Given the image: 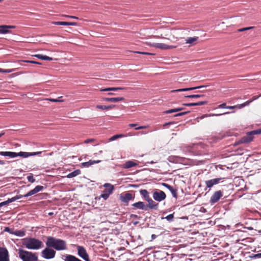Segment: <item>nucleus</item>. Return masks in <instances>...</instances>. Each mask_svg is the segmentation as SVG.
I'll list each match as a JSON object with an SVG mask.
<instances>
[{"label": "nucleus", "instance_id": "60", "mask_svg": "<svg viewBox=\"0 0 261 261\" xmlns=\"http://www.w3.org/2000/svg\"><path fill=\"white\" fill-rule=\"evenodd\" d=\"M31 61H30V60H21V61H19V62H25V63H31Z\"/></svg>", "mask_w": 261, "mask_h": 261}, {"label": "nucleus", "instance_id": "51", "mask_svg": "<svg viewBox=\"0 0 261 261\" xmlns=\"http://www.w3.org/2000/svg\"><path fill=\"white\" fill-rule=\"evenodd\" d=\"M136 53L142 54V55H151V54L147 52H141V51H136Z\"/></svg>", "mask_w": 261, "mask_h": 261}, {"label": "nucleus", "instance_id": "55", "mask_svg": "<svg viewBox=\"0 0 261 261\" xmlns=\"http://www.w3.org/2000/svg\"><path fill=\"white\" fill-rule=\"evenodd\" d=\"M16 196L17 197V200H18L19 199H21L22 197H24V195H16Z\"/></svg>", "mask_w": 261, "mask_h": 261}, {"label": "nucleus", "instance_id": "32", "mask_svg": "<svg viewBox=\"0 0 261 261\" xmlns=\"http://www.w3.org/2000/svg\"><path fill=\"white\" fill-rule=\"evenodd\" d=\"M81 173V171L80 170H76L70 173H69L67 175V177L68 178H72L73 177H75L78 175H79Z\"/></svg>", "mask_w": 261, "mask_h": 261}, {"label": "nucleus", "instance_id": "2", "mask_svg": "<svg viewBox=\"0 0 261 261\" xmlns=\"http://www.w3.org/2000/svg\"><path fill=\"white\" fill-rule=\"evenodd\" d=\"M23 245L27 248L31 250H38L43 247V244L41 241L32 238L24 239Z\"/></svg>", "mask_w": 261, "mask_h": 261}, {"label": "nucleus", "instance_id": "23", "mask_svg": "<svg viewBox=\"0 0 261 261\" xmlns=\"http://www.w3.org/2000/svg\"><path fill=\"white\" fill-rule=\"evenodd\" d=\"M64 261H82L74 255L66 254L65 256Z\"/></svg>", "mask_w": 261, "mask_h": 261}, {"label": "nucleus", "instance_id": "33", "mask_svg": "<svg viewBox=\"0 0 261 261\" xmlns=\"http://www.w3.org/2000/svg\"><path fill=\"white\" fill-rule=\"evenodd\" d=\"M184 109V108H179L170 109V110H167V111H165V113H166V114H170V113H174V112H177L180 111L181 110H183Z\"/></svg>", "mask_w": 261, "mask_h": 261}, {"label": "nucleus", "instance_id": "25", "mask_svg": "<svg viewBox=\"0 0 261 261\" xmlns=\"http://www.w3.org/2000/svg\"><path fill=\"white\" fill-rule=\"evenodd\" d=\"M162 185L163 186L167 188L172 193V194L174 197H176V191L173 188V187H172L171 186H170L167 184H166V183H163Z\"/></svg>", "mask_w": 261, "mask_h": 261}, {"label": "nucleus", "instance_id": "42", "mask_svg": "<svg viewBox=\"0 0 261 261\" xmlns=\"http://www.w3.org/2000/svg\"><path fill=\"white\" fill-rule=\"evenodd\" d=\"M17 197L16 196H14L11 198H9L8 200H7V202H8V203H11L12 202H14L16 200H17Z\"/></svg>", "mask_w": 261, "mask_h": 261}, {"label": "nucleus", "instance_id": "19", "mask_svg": "<svg viewBox=\"0 0 261 261\" xmlns=\"http://www.w3.org/2000/svg\"><path fill=\"white\" fill-rule=\"evenodd\" d=\"M102 100L103 101H106L108 102H118L120 101H123L124 100V98L122 97H111V98H103Z\"/></svg>", "mask_w": 261, "mask_h": 261}, {"label": "nucleus", "instance_id": "61", "mask_svg": "<svg viewBox=\"0 0 261 261\" xmlns=\"http://www.w3.org/2000/svg\"><path fill=\"white\" fill-rule=\"evenodd\" d=\"M5 164L4 161L0 160V165H4Z\"/></svg>", "mask_w": 261, "mask_h": 261}, {"label": "nucleus", "instance_id": "38", "mask_svg": "<svg viewBox=\"0 0 261 261\" xmlns=\"http://www.w3.org/2000/svg\"><path fill=\"white\" fill-rule=\"evenodd\" d=\"M28 181L31 183H33L35 181V179L34 178L32 174H30L27 177Z\"/></svg>", "mask_w": 261, "mask_h": 261}, {"label": "nucleus", "instance_id": "40", "mask_svg": "<svg viewBox=\"0 0 261 261\" xmlns=\"http://www.w3.org/2000/svg\"><path fill=\"white\" fill-rule=\"evenodd\" d=\"M230 114V112H225L222 114H210L208 116H221L222 115H226V114Z\"/></svg>", "mask_w": 261, "mask_h": 261}, {"label": "nucleus", "instance_id": "34", "mask_svg": "<svg viewBox=\"0 0 261 261\" xmlns=\"http://www.w3.org/2000/svg\"><path fill=\"white\" fill-rule=\"evenodd\" d=\"M13 234L18 236V237H23L25 236V232L20 230H16L14 232H13Z\"/></svg>", "mask_w": 261, "mask_h": 261}, {"label": "nucleus", "instance_id": "31", "mask_svg": "<svg viewBox=\"0 0 261 261\" xmlns=\"http://www.w3.org/2000/svg\"><path fill=\"white\" fill-rule=\"evenodd\" d=\"M140 193L141 195H142L144 197V198L146 200H147L148 199H149L150 198L149 195V193L148 192V191L146 190H145V189L141 190L140 191Z\"/></svg>", "mask_w": 261, "mask_h": 261}, {"label": "nucleus", "instance_id": "21", "mask_svg": "<svg viewBox=\"0 0 261 261\" xmlns=\"http://www.w3.org/2000/svg\"><path fill=\"white\" fill-rule=\"evenodd\" d=\"M206 86H200L195 87H191V88H182V89H178L176 90H174L171 91L172 92H183V91H187L197 89H200L203 87H205Z\"/></svg>", "mask_w": 261, "mask_h": 261}, {"label": "nucleus", "instance_id": "16", "mask_svg": "<svg viewBox=\"0 0 261 261\" xmlns=\"http://www.w3.org/2000/svg\"><path fill=\"white\" fill-rule=\"evenodd\" d=\"M222 178H217L205 181V185L207 188H211L214 185L218 184Z\"/></svg>", "mask_w": 261, "mask_h": 261}, {"label": "nucleus", "instance_id": "39", "mask_svg": "<svg viewBox=\"0 0 261 261\" xmlns=\"http://www.w3.org/2000/svg\"><path fill=\"white\" fill-rule=\"evenodd\" d=\"M254 28V27H247V28H241V29H239L238 31V32H243V31H247V30H249L252 29Z\"/></svg>", "mask_w": 261, "mask_h": 261}, {"label": "nucleus", "instance_id": "35", "mask_svg": "<svg viewBox=\"0 0 261 261\" xmlns=\"http://www.w3.org/2000/svg\"><path fill=\"white\" fill-rule=\"evenodd\" d=\"M123 137H124V135L123 134H117V135H114V136H112V137H111L109 139V141H113L118 138H122Z\"/></svg>", "mask_w": 261, "mask_h": 261}, {"label": "nucleus", "instance_id": "17", "mask_svg": "<svg viewBox=\"0 0 261 261\" xmlns=\"http://www.w3.org/2000/svg\"><path fill=\"white\" fill-rule=\"evenodd\" d=\"M138 162H134L133 161H128L126 162L123 165H122V167L124 169H128L135 166H136L138 165Z\"/></svg>", "mask_w": 261, "mask_h": 261}, {"label": "nucleus", "instance_id": "24", "mask_svg": "<svg viewBox=\"0 0 261 261\" xmlns=\"http://www.w3.org/2000/svg\"><path fill=\"white\" fill-rule=\"evenodd\" d=\"M198 39V37H188L186 40V43L191 44H195Z\"/></svg>", "mask_w": 261, "mask_h": 261}, {"label": "nucleus", "instance_id": "13", "mask_svg": "<svg viewBox=\"0 0 261 261\" xmlns=\"http://www.w3.org/2000/svg\"><path fill=\"white\" fill-rule=\"evenodd\" d=\"M148 202L147 205H146L147 207V211L148 209L151 210H157L158 208V203L154 201L151 198H149L146 200Z\"/></svg>", "mask_w": 261, "mask_h": 261}, {"label": "nucleus", "instance_id": "5", "mask_svg": "<svg viewBox=\"0 0 261 261\" xmlns=\"http://www.w3.org/2000/svg\"><path fill=\"white\" fill-rule=\"evenodd\" d=\"M261 134V129H257L248 132L246 136L242 137L238 142V144L248 143L253 140V135Z\"/></svg>", "mask_w": 261, "mask_h": 261}, {"label": "nucleus", "instance_id": "3", "mask_svg": "<svg viewBox=\"0 0 261 261\" xmlns=\"http://www.w3.org/2000/svg\"><path fill=\"white\" fill-rule=\"evenodd\" d=\"M42 153L41 151L34 152H27L20 151L18 153L11 151H0V155L3 156H9L10 158H14L17 156H21L24 158H28L30 156H34L40 154Z\"/></svg>", "mask_w": 261, "mask_h": 261}, {"label": "nucleus", "instance_id": "14", "mask_svg": "<svg viewBox=\"0 0 261 261\" xmlns=\"http://www.w3.org/2000/svg\"><path fill=\"white\" fill-rule=\"evenodd\" d=\"M134 198V196L130 193H127L124 194H121L120 199L124 203H128L129 201Z\"/></svg>", "mask_w": 261, "mask_h": 261}, {"label": "nucleus", "instance_id": "29", "mask_svg": "<svg viewBox=\"0 0 261 261\" xmlns=\"http://www.w3.org/2000/svg\"><path fill=\"white\" fill-rule=\"evenodd\" d=\"M10 30H8L7 25H0V34H7L10 33Z\"/></svg>", "mask_w": 261, "mask_h": 261}, {"label": "nucleus", "instance_id": "10", "mask_svg": "<svg viewBox=\"0 0 261 261\" xmlns=\"http://www.w3.org/2000/svg\"><path fill=\"white\" fill-rule=\"evenodd\" d=\"M148 44L150 46L161 49H170L176 48L175 46L168 45L162 43H149Z\"/></svg>", "mask_w": 261, "mask_h": 261}, {"label": "nucleus", "instance_id": "1", "mask_svg": "<svg viewBox=\"0 0 261 261\" xmlns=\"http://www.w3.org/2000/svg\"><path fill=\"white\" fill-rule=\"evenodd\" d=\"M45 244L47 247H51L57 251H63L67 249V244L65 241L53 237L47 238Z\"/></svg>", "mask_w": 261, "mask_h": 261}, {"label": "nucleus", "instance_id": "8", "mask_svg": "<svg viewBox=\"0 0 261 261\" xmlns=\"http://www.w3.org/2000/svg\"><path fill=\"white\" fill-rule=\"evenodd\" d=\"M152 197L154 200L161 202L166 199V195L164 191L156 189L152 194Z\"/></svg>", "mask_w": 261, "mask_h": 261}, {"label": "nucleus", "instance_id": "36", "mask_svg": "<svg viewBox=\"0 0 261 261\" xmlns=\"http://www.w3.org/2000/svg\"><path fill=\"white\" fill-rule=\"evenodd\" d=\"M162 219H166L167 221H168L169 222H172V221H173V219H174V214H170L165 217H162Z\"/></svg>", "mask_w": 261, "mask_h": 261}, {"label": "nucleus", "instance_id": "53", "mask_svg": "<svg viewBox=\"0 0 261 261\" xmlns=\"http://www.w3.org/2000/svg\"><path fill=\"white\" fill-rule=\"evenodd\" d=\"M236 108H237V106H227V109H230V110L234 109H236Z\"/></svg>", "mask_w": 261, "mask_h": 261}, {"label": "nucleus", "instance_id": "41", "mask_svg": "<svg viewBox=\"0 0 261 261\" xmlns=\"http://www.w3.org/2000/svg\"><path fill=\"white\" fill-rule=\"evenodd\" d=\"M189 112H190V111H186V112H181V113L175 114L174 115V116L177 117V116H183V115L188 114Z\"/></svg>", "mask_w": 261, "mask_h": 261}, {"label": "nucleus", "instance_id": "15", "mask_svg": "<svg viewBox=\"0 0 261 261\" xmlns=\"http://www.w3.org/2000/svg\"><path fill=\"white\" fill-rule=\"evenodd\" d=\"M44 187L42 186H37L34 189L29 191L27 194L24 195V197H29L32 196L37 193L43 190Z\"/></svg>", "mask_w": 261, "mask_h": 261}, {"label": "nucleus", "instance_id": "28", "mask_svg": "<svg viewBox=\"0 0 261 261\" xmlns=\"http://www.w3.org/2000/svg\"><path fill=\"white\" fill-rule=\"evenodd\" d=\"M124 88L121 87H111V88H107L103 89H100V91H117L119 90H123Z\"/></svg>", "mask_w": 261, "mask_h": 261}, {"label": "nucleus", "instance_id": "58", "mask_svg": "<svg viewBox=\"0 0 261 261\" xmlns=\"http://www.w3.org/2000/svg\"><path fill=\"white\" fill-rule=\"evenodd\" d=\"M7 27H8V30H9L10 29H14L16 28V27L14 25H7Z\"/></svg>", "mask_w": 261, "mask_h": 261}, {"label": "nucleus", "instance_id": "44", "mask_svg": "<svg viewBox=\"0 0 261 261\" xmlns=\"http://www.w3.org/2000/svg\"><path fill=\"white\" fill-rule=\"evenodd\" d=\"M227 107L226 103H223L218 106V108L220 109H227Z\"/></svg>", "mask_w": 261, "mask_h": 261}, {"label": "nucleus", "instance_id": "54", "mask_svg": "<svg viewBox=\"0 0 261 261\" xmlns=\"http://www.w3.org/2000/svg\"><path fill=\"white\" fill-rule=\"evenodd\" d=\"M236 106H237V108H239V109H241V108H243L244 107H245L244 105V103H242V104L236 105Z\"/></svg>", "mask_w": 261, "mask_h": 261}, {"label": "nucleus", "instance_id": "37", "mask_svg": "<svg viewBox=\"0 0 261 261\" xmlns=\"http://www.w3.org/2000/svg\"><path fill=\"white\" fill-rule=\"evenodd\" d=\"M203 96H204L203 95L193 94V95H189L185 96V97H188V98H199V97H203Z\"/></svg>", "mask_w": 261, "mask_h": 261}, {"label": "nucleus", "instance_id": "47", "mask_svg": "<svg viewBox=\"0 0 261 261\" xmlns=\"http://www.w3.org/2000/svg\"><path fill=\"white\" fill-rule=\"evenodd\" d=\"M94 141L93 139H88L84 141V143L88 144L91 142H92Z\"/></svg>", "mask_w": 261, "mask_h": 261}, {"label": "nucleus", "instance_id": "48", "mask_svg": "<svg viewBox=\"0 0 261 261\" xmlns=\"http://www.w3.org/2000/svg\"><path fill=\"white\" fill-rule=\"evenodd\" d=\"M256 98H257V97H254L252 100H251L250 101H248L245 102L244 103H243L244 106H247L249 105L250 102H251L253 100L256 99Z\"/></svg>", "mask_w": 261, "mask_h": 261}, {"label": "nucleus", "instance_id": "9", "mask_svg": "<svg viewBox=\"0 0 261 261\" xmlns=\"http://www.w3.org/2000/svg\"><path fill=\"white\" fill-rule=\"evenodd\" d=\"M77 255L85 261H91L86 249L81 246H77Z\"/></svg>", "mask_w": 261, "mask_h": 261}, {"label": "nucleus", "instance_id": "52", "mask_svg": "<svg viewBox=\"0 0 261 261\" xmlns=\"http://www.w3.org/2000/svg\"><path fill=\"white\" fill-rule=\"evenodd\" d=\"M4 231L6 232H8L10 233L13 234V232L11 231V229L9 227H5Z\"/></svg>", "mask_w": 261, "mask_h": 261}, {"label": "nucleus", "instance_id": "63", "mask_svg": "<svg viewBox=\"0 0 261 261\" xmlns=\"http://www.w3.org/2000/svg\"><path fill=\"white\" fill-rule=\"evenodd\" d=\"M3 71H4V69L0 68V72L3 73Z\"/></svg>", "mask_w": 261, "mask_h": 261}, {"label": "nucleus", "instance_id": "7", "mask_svg": "<svg viewBox=\"0 0 261 261\" xmlns=\"http://www.w3.org/2000/svg\"><path fill=\"white\" fill-rule=\"evenodd\" d=\"M103 187L106 189L103 191L102 193L100 196V198H102L105 200H107L113 193L114 190V187L109 183L105 184Z\"/></svg>", "mask_w": 261, "mask_h": 261}, {"label": "nucleus", "instance_id": "18", "mask_svg": "<svg viewBox=\"0 0 261 261\" xmlns=\"http://www.w3.org/2000/svg\"><path fill=\"white\" fill-rule=\"evenodd\" d=\"M132 206H134L138 209L147 211V207L144 202L142 201H139L133 203Z\"/></svg>", "mask_w": 261, "mask_h": 261}, {"label": "nucleus", "instance_id": "30", "mask_svg": "<svg viewBox=\"0 0 261 261\" xmlns=\"http://www.w3.org/2000/svg\"><path fill=\"white\" fill-rule=\"evenodd\" d=\"M115 107V105H110V106H101V105H97L96 108L101 109V110H109L112 109Z\"/></svg>", "mask_w": 261, "mask_h": 261}, {"label": "nucleus", "instance_id": "6", "mask_svg": "<svg viewBox=\"0 0 261 261\" xmlns=\"http://www.w3.org/2000/svg\"><path fill=\"white\" fill-rule=\"evenodd\" d=\"M56 251L51 247H47L45 248L41 253V256L46 259H53L55 257Z\"/></svg>", "mask_w": 261, "mask_h": 261}, {"label": "nucleus", "instance_id": "62", "mask_svg": "<svg viewBox=\"0 0 261 261\" xmlns=\"http://www.w3.org/2000/svg\"><path fill=\"white\" fill-rule=\"evenodd\" d=\"M155 237H156V236H155V234H152V235L151 236V238H152L153 239H155Z\"/></svg>", "mask_w": 261, "mask_h": 261}, {"label": "nucleus", "instance_id": "26", "mask_svg": "<svg viewBox=\"0 0 261 261\" xmlns=\"http://www.w3.org/2000/svg\"><path fill=\"white\" fill-rule=\"evenodd\" d=\"M33 56L43 60H46V61H52L53 58H50L49 57H48L47 56L43 55L41 54H36L33 55Z\"/></svg>", "mask_w": 261, "mask_h": 261}, {"label": "nucleus", "instance_id": "49", "mask_svg": "<svg viewBox=\"0 0 261 261\" xmlns=\"http://www.w3.org/2000/svg\"><path fill=\"white\" fill-rule=\"evenodd\" d=\"M8 204H9V203L7 202V200H6L5 201H4V202H2L0 203V207H2V206H4V205H7Z\"/></svg>", "mask_w": 261, "mask_h": 261}, {"label": "nucleus", "instance_id": "59", "mask_svg": "<svg viewBox=\"0 0 261 261\" xmlns=\"http://www.w3.org/2000/svg\"><path fill=\"white\" fill-rule=\"evenodd\" d=\"M138 124L137 123H130L129 124V126L130 127H135Z\"/></svg>", "mask_w": 261, "mask_h": 261}, {"label": "nucleus", "instance_id": "12", "mask_svg": "<svg viewBox=\"0 0 261 261\" xmlns=\"http://www.w3.org/2000/svg\"><path fill=\"white\" fill-rule=\"evenodd\" d=\"M223 196L222 192L221 191L215 192L213 195L211 196L210 202L212 203H215L217 202Z\"/></svg>", "mask_w": 261, "mask_h": 261}, {"label": "nucleus", "instance_id": "11", "mask_svg": "<svg viewBox=\"0 0 261 261\" xmlns=\"http://www.w3.org/2000/svg\"><path fill=\"white\" fill-rule=\"evenodd\" d=\"M0 261H10L9 251L5 247H0Z\"/></svg>", "mask_w": 261, "mask_h": 261}, {"label": "nucleus", "instance_id": "45", "mask_svg": "<svg viewBox=\"0 0 261 261\" xmlns=\"http://www.w3.org/2000/svg\"><path fill=\"white\" fill-rule=\"evenodd\" d=\"M148 127H149L148 125L141 126H139L138 127L135 128V129L136 130H139V129H145V128H147Z\"/></svg>", "mask_w": 261, "mask_h": 261}, {"label": "nucleus", "instance_id": "46", "mask_svg": "<svg viewBox=\"0 0 261 261\" xmlns=\"http://www.w3.org/2000/svg\"><path fill=\"white\" fill-rule=\"evenodd\" d=\"M64 17H68V18H70L71 19H78L79 18L77 17H76V16H71V15H63Z\"/></svg>", "mask_w": 261, "mask_h": 261}, {"label": "nucleus", "instance_id": "56", "mask_svg": "<svg viewBox=\"0 0 261 261\" xmlns=\"http://www.w3.org/2000/svg\"><path fill=\"white\" fill-rule=\"evenodd\" d=\"M253 257H255V258L261 257V253L255 254Z\"/></svg>", "mask_w": 261, "mask_h": 261}, {"label": "nucleus", "instance_id": "20", "mask_svg": "<svg viewBox=\"0 0 261 261\" xmlns=\"http://www.w3.org/2000/svg\"><path fill=\"white\" fill-rule=\"evenodd\" d=\"M100 162V160H90L88 162L82 163L81 164V167L84 168H88L94 164L99 163Z\"/></svg>", "mask_w": 261, "mask_h": 261}, {"label": "nucleus", "instance_id": "27", "mask_svg": "<svg viewBox=\"0 0 261 261\" xmlns=\"http://www.w3.org/2000/svg\"><path fill=\"white\" fill-rule=\"evenodd\" d=\"M206 103H207L206 101H200V102H192V103H185L183 105L184 106H188V107H190V106H201V105H205Z\"/></svg>", "mask_w": 261, "mask_h": 261}, {"label": "nucleus", "instance_id": "50", "mask_svg": "<svg viewBox=\"0 0 261 261\" xmlns=\"http://www.w3.org/2000/svg\"><path fill=\"white\" fill-rule=\"evenodd\" d=\"M14 71V69H7L4 70V71H3V73H10Z\"/></svg>", "mask_w": 261, "mask_h": 261}, {"label": "nucleus", "instance_id": "57", "mask_svg": "<svg viewBox=\"0 0 261 261\" xmlns=\"http://www.w3.org/2000/svg\"><path fill=\"white\" fill-rule=\"evenodd\" d=\"M31 63H32V64H38V65H41V63H40V62H36V61H32L31 62Z\"/></svg>", "mask_w": 261, "mask_h": 261}, {"label": "nucleus", "instance_id": "4", "mask_svg": "<svg viewBox=\"0 0 261 261\" xmlns=\"http://www.w3.org/2000/svg\"><path fill=\"white\" fill-rule=\"evenodd\" d=\"M18 253L22 261H37L38 259L37 256L32 252L19 249Z\"/></svg>", "mask_w": 261, "mask_h": 261}, {"label": "nucleus", "instance_id": "43", "mask_svg": "<svg viewBox=\"0 0 261 261\" xmlns=\"http://www.w3.org/2000/svg\"><path fill=\"white\" fill-rule=\"evenodd\" d=\"M47 100H48L52 102H62L63 101V100H59L58 99H54V98H47Z\"/></svg>", "mask_w": 261, "mask_h": 261}, {"label": "nucleus", "instance_id": "22", "mask_svg": "<svg viewBox=\"0 0 261 261\" xmlns=\"http://www.w3.org/2000/svg\"><path fill=\"white\" fill-rule=\"evenodd\" d=\"M53 24L56 25H73L76 26L77 23L75 22H65V21H54L53 22Z\"/></svg>", "mask_w": 261, "mask_h": 261}, {"label": "nucleus", "instance_id": "64", "mask_svg": "<svg viewBox=\"0 0 261 261\" xmlns=\"http://www.w3.org/2000/svg\"><path fill=\"white\" fill-rule=\"evenodd\" d=\"M4 134H5V133H1V134H0V138H1L2 136H3Z\"/></svg>", "mask_w": 261, "mask_h": 261}]
</instances>
